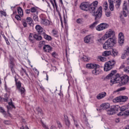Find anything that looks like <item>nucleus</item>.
I'll list each match as a JSON object with an SVG mask.
<instances>
[{
	"label": "nucleus",
	"mask_w": 129,
	"mask_h": 129,
	"mask_svg": "<svg viewBox=\"0 0 129 129\" xmlns=\"http://www.w3.org/2000/svg\"><path fill=\"white\" fill-rule=\"evenodd\" d=\"M106 96V92H103L98 94L97 95L96 98L97 99H99V100L102 99V98H104V97H105Z\"/></svg>",
	"instance_id": "nucleus-16"
},
{
	"label": "nucleus",
	"mask_w": 129,
	"mask_h": 129,
	"mask_svg": "<svg viewBox=\"0 0 129 129\" xmlns=\"http://www.w3.org/2000/svg\"><path fill=\"white\" fill-rule=\"evenodd\" d=\"M0 14H1L2 16H7V13H6V12L5 11H0Z\"/></svg>",
	"instance_id": "nucleus-55"
},
{
	"label": "nucleus",
	"mask_w": 129,
	"mask_h": 129,
	"mask_svg": "<svg viewBox=\"0 0 129 129\" xmlns=\"http://www.w3.org/2000/svg\"><path fill=\"white\" fill-rule=\"evenodd\" d=\"M29 40L30 42V43H34L35 42L34 35L33 36L32 34H30L29 37Z\"/></svg>",
	"instance_id": "nucleus-27"
},
{
	"label": "nucleus",
	"mask_w": 129,
	"mask_h": 129,
	"mask_svg": "<svg viewBox=\"0 0 129 129\" xmlns=\"http://www.w3.org/2000/svg\"><path fill=\"white\" fill-rule=\"evenodd\" d=\"M110 14L111 13L110 12H105V15L106 16V17H110Z\"/></svg>",
	"instance_id": "nucleus-57"
},
{
	"label": "nucleus",
	"mask_w": 129,
	"mask_h": 129,
	"mask_svg": "<svg viewBox=\"0 0 129 129\" xmlns=\"http://www.w3.org/2000/svg\"><path fill=\"white\" fill-rule=\"evenodd\" d=\"M15 19H16V20H17V21H21V16H20L19 15H16L15 16Z\"/></svg>",
	"instance_id": "nucleus-49"
},
{
	"label": "nucleus",
	"mask_w": 129,
	"mask_h": 129,
	"mask_svg": "<svg viewBox=\"0 0 129 129\" xmlns=\"http://www.w3.org/2000/svg\"><path fill=\"white\" fill-rule=\"evenodd\" d=\"M42 36H43L44 39L47 41H51L52 40V37L50 35H47L45 32L43 33Z\"/></svg>",
	"instance_id": "nucleus-22"
},
{
	"label": "nucleus",
	"mask_w": 129,
	"mask_h": 129,
	"mask_svg": "<svg viewBox=\"0 0 129 129\" xmlns=\"http://www.w3.org/2000/svg\"><path fill=\"white\" fill-rule=\"evenodd\" d=\"M56 122L58 127H59V128H61L62 127V124H61V122H60L59 121H57Z\"/></svg>",
	"instance_id": "nucleus-50"
},
{
	"label": "nucleus",
	"mask_w": 129,
	"mask_h": 129,
	"mask_svg": "<svg viewBox=\"0 0 129 129\" xmlns=\"http://www.w3.org/2000/svg\"><path fill=\"white\" fill-rule=\"evenodd\" d=\"M52 56L53 57H56V52H53L52 54H51Z\"/></svg>",
	"instance_id": "nucleus-64"
},
{
	"label": "nucleus",
	"mask_w": 129,
	"mask_h": 129,
	"mask_svg": "<svg viewBox=\"0 0 129 129\" xmlns=\"http://www.w3.org/2000/svg\"><path fill=\"white\" fill-rule=\"evenodd\" d=\"M41 24L43 26H50L51 22L48 19H42Z\"/></svg>",
	"instance_id": "nucleus-17"
},
{
	"label": "nucleus",
	"mask_w": 129,
	"mask_h": 129,
	"mask_svg": "<svg viewBox=\"0 0 129 129\" xmlns=\"http://www.w3.org/2000/svg\"><path fill=\"white\" fill-rule=\"evenodd\" d=\"M115 64V61L113 59H112L105 62L104 66V71L107 72V71L111 70V69H112L114 67Z\"/></svg>",
	"instance_id": "nucleus-5"
},
{
	"label": "nucleus",
	"mask_w": 129,
	"mask_h": 129,
	"mask_svg": "<svg viewBox=\"0 0 129 129\" xmlns=\"http://www.w3.org/2000/svg\"><path fill=\"white\" fill-rule=\"evenodd\" d=\"M98 6V1H95L90 5V13L93 14V16L95 17V20H99L102 16V7H100L96 11V8Z\"/></svg>",
	"instance_id": "nucleus-2"
},
{
	"label": "nucleus",
	"mask_w": 129,
	"mask_h": 129,
	"mask_svg": "<svg viewBox=\"0 0 129 129\" xmlns=\"http://www.w3.org/2000/svg\"><path fill=\"white\" fill-rule=\"evenodd\" d=\"M9 105H10L11 106L13 107V108H16V107L15 106V105L13 104V102H10L9 103Z\"/></svg>",
	"instance_id": "nucleus-56"
},
{
	"label": "nucleus",
	"mask_w": 129,
	"mask_h": 129,
	"mask_svg": "<svg viewBox=\"0 0 129 129\" xmlns=\"http://www.w3.org/2000/svg\"><path fill=\"white\" fill-rule=\"evenodd\" d=\"M77 23H78V24H81V23H82V19L81 18H79L77 20Z\"/></svg>",
	"instance_id": "nucleus-53"
},
{
	"label": "nucleus",
	"mask_w": 129,
	"mask_h": 129,
	"mask_svg": "<svg viewBox=\"0 0 129 129\" xmlns=\"http://www.w3.org/2000/svg\"><path fill=\"white\" fill-rule=\"evenodd\" d=\"M99 59H100V61H101L102 62H104V61L106 60V58L105 57L102 56L99 57Z\"/></svg>",
	"instance_id": "nucleus-46"
},
{
	"label": "nucleus",
	"mask_w": 129,
	"mask_h": 129,
	"mask_svg": "<svg viewBox=\"0 0 129 129\" xmlns=\"http://www.w3.org/2000/svg\"><path fill=\"white\" fill-rule=\"evenodd\" d=\"M128 99V97L126 96H121V102H124L126 101V100Z\"/></svg>",
	"instance_id": "nucleus-28"
},
{
	"label": "nucleus",
	"mask_w": 129,
	"mask_h": 129,
	"mask_svg": "<svg viewBox=\"0 0 129 129\" xmlns=\"http://www.w3.org/2000/svg\"><path fill=\"white\" fill-rule=\"evenodd\" d=\"M33 19L35 22H39V18L38 17V16H37L35 14L33 15Z\"/></svg>",
	"instance_id": "nucleus-35"
},
{
	"label": "nucleus",
	"mask_w": 129,
	"mask_h": 129,
	"mask_svg": "<svg viewBox=\"0 0 129 129\" xmlns=\"http://www.w3.org/2000/svg\"><path fill=\"white\" fill-rule=\"evenodd\" d=\"M100 106L101 109H103V110H106L107 112L110 110V105L108 103H104L102 104Z\"/></svg>",
	"instance_id": "nucleus-11"
},
{
	"label": "nucleus",
	"mask_w": 129,
	"mask_h": 129,
	"mask_svg": "<svg viewBox=\"0 0 129 129\" xmlns=\"http://www.w3.org/2000/svg\"><path fill=\"white\" fill-rule=\"evenodd\" d=\"M122 10L123 11H128V9H127V4L126 3V1L123 2Z\"/></svg>",
	"instance_id": "nucleus-25"
},
{
	"label": "nucleus",
	"mask_w": 129,
	"mask_h": 129,
	"mask_svg": "<svg viewBox=\"0 0 129 129\" xmlns=\"http://www.w3.org/2000/svg\"><path fill=\"white\" fill-rule=\"evenodd\" d=\"M30 12H31L32 14H34L35 13L38 14V12L37 11V8H36V7H32L30 9Z\"/></svg>",
	"instance_id": "nucleus-30"
},
{
	"label": "nucleus",
	"mask_w": 129,
	"mask_h": 129,
	"mask_svg": "<svg viewBox=\"0 0 129 129\" xmlns=\"http://www.w3.org/2000/svg\"><path fill=\"white\" fill-rule=\"evenodd\" d=\"M3 99L5 102H8V98H3Z\"/></svg>",
	"instance_id": "nucleus-63"
},
{
	"label": "nucleus",
	"mask_w": 129,
	"mask_h": 129,
	"mask_svg": "<svg viewBox=\"0 0 129 129\" xmlns=\"http://www.w3.org/2000/svg\"><path fill=\"white\" fill-rule=\"evenodd\" d=\"M109 9L111 12L114 10V5L113 4H110L109 6Z\"/></svg>",
	"instance_id": "nucleus-39"
},
{
	"label": "nucleus",
	"mask_w": 129,
	"mask_h": 129,
	"mask_svg": "<svg viewBox=\"0 0 129 129\" xmlns=\"http://www.w3.org/2000/svg\"><path fill=\"white\" fill-rule=\"evenodd\" d=\"M109 5H113V0H108Z\"/></svg>",
	"instance_id": "nucleus-60"
},
{
	"label": "nucleus",
	"mask_w": 129,
	"mask_h": 129,
	"mask_svg": "<svg viewBox=\"0 0 129 129\" xmlns=\"http://www.w3.org/2000/svg\"><path fill=\"white\" fill-rule=\"evenodd\" d=\"M41 123L42 124V126H43V127H44V128L49 129L48 126H47V125H46L45 124H44V122H43V121H41Z\"/></svg>",
	"instance_id": "nucleus-54"
},
{
	"label": "nucleus",
	"mask_w": 129,
	"mask_h": 129,
	"mask_svg": "<svg viewBox=\"0 0 129 129\" xmlns=\"http://www.w3.org/2000/svg\"><path fill=\"white\" fill-rule=\"evenodd\" d=\"M22 24L24 28H27V21L26 19H23L22 21Z\"/></svg>",
	"instance_id": "nucleus-37"
},
{
	"label": "nucleus",
	"mask_w": 129,
	"mask_h": 129,
	"mask_svg": "<svg viewBox=\"0 0 129 129\" xmlns=\"http://www.w3.org/2000/svg\"><path fill=\"white\" fill-rule=\"evenodd\" d=\"M0 112L3 113V114H6L7 113L3 107H0Z\"/></svg>",
	"instance_id": "nucleus-41"
},
{
	"label": "nucleus",
	"mask_w": 129,
	"mask_h": 129,
	"mask_svg": "<svg viewBox=\"0 0 129 129\" xmlns=\"http://www.w3.org/2000/svg\"><path fill=\"white\" fill-rule=\"evenodd\" d=\"M128 56H129V47H128L126 50L124 51L123 54H122L121 59H125Z\"/></svg>",
	"instance_id": "nucleus-19"
},
{
	"label": "nucleus",
	"mask_w": 129,
	"mask_h": 129,
	"mask_svg": "<svg viewBox=\"0 0 129 129\" xmlns=\"http://www.w3.org/2000/svg\"><path fill=\"white\" fill-rule=\"evenodd\" d=\"M10 63H14V57L11 55L9 56Z\"/></svg>",
	"instance_id": "nucleus-45"
},
{
	"label": "nucleus",
	"mask_w": 129,
	"mask_h": 129,
	"mask_svg": "<svg viewBox=\"0 0 129 129\" xmlns=\"http://www.w3.org/2000/svg\"><path fill=\"white\" fill-rule=\"evenodd\" d=\"M80 8L81 10H82V11H86V12H89V13H90V5L85 3H83L81 4Z\"/></svg>",
	"instance_id": "nucleus-10"
},
{
	"label": "nucleus",
	"mask_w": 129,
	"mask_h": 129,
	"mask_svg": "<svg viewBox=\"0 0 129 129\" xmlns=\"http://www.w3.org/2000/svg\"><path fill=\"white\" fill-rule=\"evenodd\" d=\"M116 73V70L112 71L110 74H109L106 77H102V79L103 80H107V79H110V85L112 86L115 83H121L124 85V84H126L128 82L129 77L126 75H124L120 77L119 74H117L115 76V78L112 79V76L114 75Z\"/></svg>",
	"instance_id": "nucleus-1"
},
{
	"label": "nucleus",
	"mask_w": 129,
	"mask_h": 129,
	"mask_svg": "<svg viewBox=\"0 0 129 129\" xmlns=\"http://www.w3.org/2000/svg\"><path fill=\"white\" fill-rule=\"evenodd\" d=\"M114 35V31L111 29H110L105 33V35L102 37V40H106V39L110 38V37L113 36Z\"/></svg>",
	"instance_id": "nucleus-9"
},
{
	"label": "nucleus",
	"mask_w": 129,
	"mask_h": 129,
	"mask_svg": "<svg viewBox=\"0 0 129 129\" xmlns=\"http://www.w3.org/2000/svg\"><path fill=\"white\" fill-rule=\"evenodd\" d=\"M35 29L38 34L42 35L43 33H44V29H43V27H41L40 25H37L35 26Z\"/></svg>",
	"instance_id": "nucleus-14"
},
{
	"label": "nucleus",
	"mask_w": 129,
	"mask_h": 129,
	"mask_svg": "<svg viewBox=\"0 0 129 129\" xmlns=\"http://www.w3.org/2000/svg\"><path fill=\"white\" fill-rule=\"evenodd\" d=\"M116 4L115 5V7L116 9H119V7H120V4L121 0H114Z\"/></svg>",
	"instance_id": "nucleus-26"
},
{
	"label": "nucleus",
	"mask_w": 129,
	"mask_h": 129,
	"mask_svg": "<svg viewBox=\"0 0 129 129\" xmlns=\"http://www.w3.org/2000/svg\"><path fill=\"white\" fill-rule=\"evenodd\" d=\"M87 69H94L92 71V73L94 75H98L100 73L99 66L95 63H88L86 64Z\"/></svg>",
	"instance_id": "nucleus-4"
},
{
	"label": "nucleus",
	"mask_w": 129,
	"mask_h": 129,
	"mask_svg": "<svg viewBox=\"0 0 129 129\" xmlns=\"http://www.w3.org/2000/svg\"><path fill=\"white\" fill-rule=\"evenodd\" d=\"M73 120H74V121H75V119L74 118V116L72 115H71ZM75 125L76 126V127H79V124H78V123H77V121H75Z\"/></svg>",
	"instance_id": "nucleus-38"
},
{
	"label": "nucleus",
	"mask_w": 129,
	"mask_h": 129,
	"mask_svg": "<svg viewBox=\"0 0 129 129\" xmlns=\"http://www.w3.org/2000/svg\"><path fill=\"white\" fill-rule=\"evenodd\" d=\"M116 44V38L111 37L107 40L103 45V48L105 50H108L112 48Z\"/></svg>",
	"instance_id": "nucleus-3"
},
{
	"label": "nucleus",
	"mask_w": 129,
	"mask_h": 129,
	"mask_svg": "<svg viewBox=\"0 0 129 129\" xmlns=\"http://www.w3.org/2000/svg\"><path fill=\"white\" fill-rule=\"evenodd\" d=\"M31 12V10L30 9H27L25 10V13L26 14H29Z\"/></svg>",
	"instance_id": "nucleus-59"
},
{
	"label": "nucleus",
	"mask_w": 129,
	"mask_h": 129,
	"mask_svg": "<svg viewBox=\"0 0 129 129\" xmlns=\"http://www.w3.org/2000/svg\"><path fill=\"white\" fill-rule=\"evenodd\" d=\"M119 110V106L117 105L112 106L111 108L110 109V110L108 111L107 113L109 115H111L112 114H114L116 111H118Z\"/></svg>",
	"instance_id": "nucleus-8"
},
{
	"label": "nucleus",
	"mask_w": 129,
	"mask_h": 129,
	"mask_svg": "<svg viewBox=\"0 0 129 129\" xmlns=\"http://www.w3.org/2000/svg\"><path fill=\"white\" fill-rule=\"evenodd\" d=\"M128 15V10H123V17H127Z\"/></svg>",
	"instance_id": "nucleus-36"
},
{
	"label": "nucleus",
	"mask_w": 129,
	"mask_h": 129,
	"mask_svg": "<svg viewBox=\"0 0 129 129\" xmlns=\"http://www.w3.org/2000/svg\"><path fill=\"white\" fill-rule=\"evenodd\" d=\"M103 7L104 8H105V10H107L108 8V5L107 4V2H105L104 3Z\"/></svg>",
	"instance_id": "nucleus-42"
},
{
	"label": "nucleus",
	"mask_w": 129,
	"mask_h": 129,
	"mask_svg": "<svg viewBox=\"0 0 129 129\" xmlns=\"http://www.w3.org/2000/svg\"><path fill=\"white\" fill-rule=\"evenodd\" d=\"M52 34H53V35H54V36H55V35H57L58 34V32H57V31H56L55 30H53Z\"/></svg>",
	"instance_id": "nucleus-58"
},
{
	"label": "nucleus",
	"mask_w": 129,
	"mask_h": 129,
	"mask_svg": "<svg viewBox=\"0 0 129 129\" xmlns=\"http://www.w3.org/2000/svg\"><path fill=\"white\" fill-rule=\"evenodd\" d=\"M84 42L85 43H93V37L88 35L84 38Z\"/></svg>",
	"instance_id": "nucleus-12"
},
{
	"label": "nucleus",
	"mask_w": 129,
	"mask_h": 129,
	"mask_svg": "<svg viewBox=\"0 0 129 129\" xmlns=\"http://www.w3.org/2000/svg\"><path fill=\"white\" fill-rule=\"evenodd\" d=\"M111 52V55H112V56H113L114 57L117 55V51L115 49H112V51Z\"/></svg>",
	"instance_id": "nucleus-34"
},
{
	"label": "nucleus",
	"mask_w": 129,
	"mask_h": 129,
	"mask_svg": "<svg viewBox=\"0 0 129 129\" xmlns=\"http://www.w3.org/2000/svg\"><path fill=\"white\" fill-rule=\"evenodd\" d=\"M50 129H57V127L54 125L51 126Z\"/></svg>",
	"instance_id": "nucleus-62"
},
{
	"label": "nucleus",
	"mask_w": 129,
	"mask_h": 129,
	"mask_svg": "<svg viewBox=\"0 0 129 129\" xmlns=\"http://www.w3.org/2000/svg\"><path fill=\"white\" fill-rule=\"evenodd\" d=\"M34 39H36L37 41H41L42 40V38L41 36H38L37 34L34 35Z\"/></svg>",
	"instance_id": "nucleus-31"
},
{
	"label": "nucleus",
	"mask_w": 129,
	"mask_h": 129,
	"mask_svg": "<svg viewBox=\"0 0 129 129\" xmlns=\"http://www.w3.org/2000/svg\"><path fill=\"white\" fill-rule=\"evenodd\" d=\"M43 50L45 52L49 53V52L52 51V47L49 45H45L43 46Z\"/></svg>",
	"instance_id": "nucleus-18"
},
{
	"label": "nucleus",
	"mask_w": 129,
	"mask_h": 129,
	"mask_svg": "<svg viewBox=\"0 0 129 129\" xmlns=\"http://www.w3.org/2000/svg\"><path fill=\"white\" fill-rule=\"evenodd\" d=\"M4 123L5 124H10V121L9 120H5L4 121Z\"/></svg>",
	"instance_id": "nucleus-61"
},
{
	"label": "nucleus",
	"mask_w": 129,
	"mask_h": 129,
	"mask_svg": "<svg viewBox=\"0 0 129 129\" xmlns=\"http://www.w3.org/2000/svg\"><path fill=\"white\" fill-rule=\"evenodd\" d=\"M65 121H66V125H67V126H68V127H69V126H70V121L69 120V119L68 118H67V119H65Z\"/></svg>",
	"instance_id": "nucleus-40"
},
{
	"label": "nucleus",
	"mask_w": 129,
	"mask_h": 129,
	"mask_svg": "<svg viewBox=\"0 0 129 129\" xmlns=\"http://www.w3.org/2000/svg\"><path fill=\"white\" fill-rule=\"evenodd\" d=\"M99 23V21L97 20H95V21L89 26L90 29H94L95 27H96Z\"/></svg>",
	"instance_id": "nucleus-20"
},
{
	"label": "nucleus",
	"mask_w": 129,
	"mask_h": 129,
	"mask_svg": "<svg viewBox=\"0 0 129 129\" xmlns=\"http://www.w3.org/2000/svg\"><path fill=\"white\" fill-rule=\"evenodd\" d=\"M126 109V107L125 106H123L122 107H119V110H120V112L117 114L118 116H125V117L129 116V110Z\"/></svg>",
	"instance_id": "nucleus-6"
},
{
	"label": "nucleus",
	"mask_w": 129,
	"mask_h": 129,
	"mask_svg": "<svg viewBox=\"0 0 129 129\" xmlns=\"http://www.w3.org/2000/svg\"><path fill=\"white\" fill-rule=\"evenodd\" d=\"M109 27V25L106 23H102L96 27V30L97 31H103L105 29H107Z\"/></svg>",
	"instance_id": "nucleus-7"
},
{
	"label": "nucleus",
	"mask_w": 129,
	"mask_h": 129,
	"mask_svg": "<svg viewBox=\"0 0 129 129\" xmlns=\"http://www.w3.org/2000/svg\"><path fill=\"white\" fill-rule=\"evenodd\" d=\"M36 110L37 111L38 113H40V114H42V109L40 108V107H37L36 108Z\"/></svg>",
	"instance_id": "nucleus-48"
},
{
	"label": "nucleus",
	"mask_w": 129,
	"mask_h": 129,
	"mask_svg": "<svg viewBox=\"0 0 129 129\" xmlns=\"http://www.w3.org/2000/svg\"><path fill=\"white\" fill-rule=\"evenodd\" d=\"M16 87L17 89L19 88H21L22 87V83L21 81H18L17 83H16Z\"/></svg>",
	"instance_id": "nucleus-32"
},
{
	"label": "nucleus",
	"mask_w": 129,
	"mask_h": 129,
	"mask_svg": "<svg viewBox=\"0 0 129 129\" xmlns=\"http://www.w3.org/2000/svg\"><path fill=\"white\" fill-rule=\"evenodd\" d=\"M18 13L20 17L24 16V12H23V9L21 7H19L17 9Z\"/></svg>",
	"instance_id": "nucleus-24"
},
{
	"label": "nucleus",
	"mask_w": 129,
	"mask_h": 129,
	"mask_svg": "<svg viewBox=\"0 0 129 129\" xmlns=\"http://www.w3.org/2000/svg\"><path fill=\"white\" fill-rule=\"evenodd\" d=\"M51 67V70H52L53 72H56V71H57V68H56V67L52 66Z\"/></svg>",
	"instance_id": "nucleus-52"
},
{
	"label": "nucleus",
	"mask_w": 129,
	"mask_h": 129,
	"mask_svg": "<svg viewBox=\"0 0 129 129\" xmlns=\"http://www.w3.org/2000/svg\"><path fill=\"white\" fill-rule=\"evenodd\" d=\"M123 90H125V87H121L117 90V91H123Z\"/></svg>",
	"instance_id": "nucleus-51"
},
{
	"label": "nucleus",
	"mask_w": 129,
	"mask_h": 129,
	"mask_svg": "<svg viewBox=\"0 0 129 129\" xmlns=\"http://www.w3.org/2000/svg\"><path fill=\"white\" fill-rule=\"evenodd\" d=\"M109 55H111V51H105L103 53V56H109Z\"/></svg>",
	"instance_id": "nucleus-29"
},
{
	"label": "nucleus",
	"mask_w": 129,
	"mask_h": 129,
	"mask_svg": "<svg viewBox=\"0 0 129 129\" xmlns=\"http://www.w3.org/2000/svg\"><path fill=\"white\" fill-rule=\"evenodd\" d=\"M9 67H10L13 74H14V73H16V71H15V69L14 68V67H15V63L10 62Z\"/></svg>",
	"instance_id": "nucleus-23"
},
{
	"label": "nucleus",
	"mask_w": 129,
	"mask_h": 129,
	"mask_svg": "<svg viewBox=\"0 0 129 129\" xmlns=\"http://www.w3.org/2000/svg\"><path fill=\"white\" fill-rule=\"evenodd\" d=\"M118 43L120 45L124 43V37L123 36V33L120 32L119 33Z\"/></svg>",
	"instance_id": "nucleus-13"
},
{
	"label": "nucleus",
	"mask_w": 129,
	"mask_h": 129,
	"mask_svg": "<svg viewBox=\"0 0 129 129\" xmlns=\"http://www.w3.org/2000/svg\"><path fill=\"white\" fill-rule=\"evenodd\" d=\"M123 71H124V72H126V73H129V66L124 68Z\"/></svg>",
	"instance_id": "nucleus-47"
},
{
	"label": "nucleus",
	"mask_w": 129,
	"mask_h": 129,
	"mask_svg": "<svg viewBox=\"0 0 129 129\" xmlns=\"http://www.w3.org/2000/svg\"><path fill=\"white\" fill-rule=\"evenodd\" d=\"M22 71H23V72L24 73H25L26 76L28 78H30V77L29 76V75L28 74V73H27V71H26V69H24V68H21Z\"/></svg>",
	"instance_id": "nucleus-43"
},
{
	"label": "nucleus",
	"mask_w": 129,
	"mask_h": 129,
	"mask_svg": "<svg viewBox=\"0 0 129 129\" xmlns=\"http://www.w3.org/2000/svg\"><path fill=\"white\" fill-rule=\"evenodd\" d=\"M17 89L18 91L20 92L22 96H25V93L26 92V89H25V88L22 87L21 88H19Z\"/></svg>",
	"instance_id": "nucleus-21"
},
{
	"label": "nucleus",
	"mask_w": 129,
	"mask_h": 129,
	"mask_svg": "<svg viewBox=\"0 0 129 129\" xmlns=\"http://www.w3.org/2000/svg\"><path fill=\"white\" fill-rule=\"evenodd\" d=\"M26 23L29 25L30 27H34V21H33V19L30 17H28L26 18Z\"/></svg>",
	"instance_id": "nucleus-15"
},
{
	"label": "nucleus",
	"mask_w": 129,
	"mask_h": 129,
	"mask_svg": "<svg viewBox=\"0 0 129 129\" xmlns=\"http://www.w3.org/2000/svg\"><path fill=\"white\" fill-rule=\"evenodd\" d=\"M116 101V102H121V97L119 96V97H117L116 98H115V99L113 100V101Z\"/></svg>",
	"instance_id": "nucleus-33"
},
{
	"label": "nucleus",
	"mask_w": 129,
	"mask_h": 129,
	"mask_svg": "<svg viewBox=\"0 0 129 129\" xmlns=\"http://www.w3.org/2000/svg\"><path fill=\"white\" fill-rule=\"evenodd\" d=\"M82 60H83V61H84L85 62H87V61H88V57H87V56H84L82 57Z\"/></svg>",
	"instance_id": "nucleus-44"
}]
</instances>
